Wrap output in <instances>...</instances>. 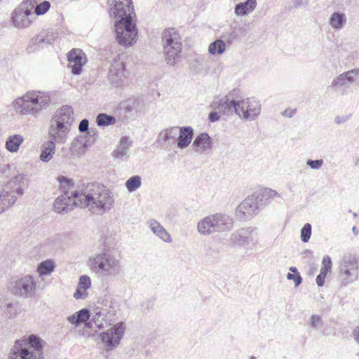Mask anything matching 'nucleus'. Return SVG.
Returning <instances> with one entry per match:
<instances>
[{
  "instance_id": "1",
  "label": "nucleus",
  "mask_w": 359,
  "mask_h": 359,
  "mask_svg": "<svg viewBox=\"0 0 359 359\" xmlns=\"http://www.w3.org/2000/svg\"><path fill=\"white\" fill-rule=\"evenodd\" d=\"M109 13L114 20L117 42L125 47L132 46L137 36L136 15L132 0H107Z\"/></svg>"
},
{
  "instance_id": "2",
  "label": "nucleus",
  "mask_w": 359,
  "mask_h": 359,
  "mask_svg": "<svg viewBox=\"0 0 359 359\" xmlns=\"http://www.w3.org/2000/svg\"><path fill=\"white\" fill-rule=\"evenodd\" d=\"M76 203L81 208H88L92 213L102 215L109 211L114 204L111 191L102 184L88 183L74 191Z\"/></svg>"
},
{
  "instance_id": "3",
  "label": "nucleus",
  "mask_w": 359,
  "mask_h": 359,
  "mask_svg": "<svg viewBox=\"0 0 359 359\" xmlns=\"http://www.w3.org/2000/svg\"><path fill=\"white\" fill-rule=\"evenodd\" d=\"M50 103V97L48 93L30 90L15 99L12 106L18 114L35 116L46 109Z\"/></svg>"
},
{
  "instance_id": "4",
  "label": "nucleus",
  "mask_w": 359,
  "mask_h": 359,
  "mask_svg": "<svg viewBox=\"0 0 359 359\" xmlns=\"http://www.w3.org/2000/svg\"><path fill=\"white\" fill-rule=\"evenodd\" d=\"M43 340L36 334L24 336L15 341L7 359H43Z\"/></svg>"
},
{
  "instance_id": "5",
  "label": "nucleus",
  "mask_w": 359,
  "mask_h": 359,
  "mask_svg": "<svg viewBox=\"0 0 359 359\" xmlns=\"http://www.w3.org/2000/svg\"><path fill=\"white\" fill-rule=\"evenodd\" d=\"M236 91V90L234 89L229 95L219 100V105L220 108L223 109L224 114L234 111L244 119H255L261 111L259 102L255 98H247L246 100L237 101L231 100L229 96Z\"/></svg>"
},
{
  "instance_id": "6",
  "label": "nucleus",
  "mask_w": 359,
  "mask_h": 359,
  "mask_svg": "<svg viewBox=\"0 0 359 359\" xmlns=\"http://www.w3.org/2000/svg\"><path fill=\"white\" fill-rule=\"evenodd\" d=\"M88 264L91 271L104 278L116 277L121 271V261L106 252L90 257Z\"/></svg>"
},
{
  "instance_id": "7",
  "label": "nucleus",
  "mask_w": 359,
  "mask_h": 359,
  "mask_svg": "<svg viewBox=\"0 0 359 359\" xmlns=\"http://www.w3.org/2000/svg\"><path fill=\"white\" fill-rule=\"evenodd\" d=\"M74 111L72 107L65 105L58 109L50 121L48 135L66 140L74 121Z\"/></svg>"
},
{
  "instance_id": "8",
  "label": "nucleus",
  "mask_w": 359,
  "mask_h": 359,
  "mask_svg": "<svg viewBox=\"0 0 359 359\" xmlns=\"http://www.w3.org/2000/svg\"><path fill=\"white\" fill-rule=\"evenodd\" d=\"M233 227V220L228 215L216 213L201 219L197 224L198 232L201 235H210L215 232L230 231Z\"/></svg>"
},
{
  "instance_id": "9",
  "label": "nucleus",
  "mask_w": 359,
  "mask_h": 359,
  "mask_svg": "<svg viewBox=\"0 0 359 359\" xmlns=\"http://www.w3.org/2000/svg\"><path fill=\"white\" fill-rule=\"evenodd\" d=\"M162 43L167 63L174 65L181 58L182 43L180 34L173 29H165L162 34Z\"/></svg>"
},
{
  "instance_id": "10",
  "label": "nucleus",
  "mask_w": 359,
  "mask_h": 359,
  "mask_svg": "<svg viewBox=\"0 0 359 359\" xmlns=\"http://www.w3.org/2000/svg\"><path fill=\"white\" fill-rule=\"evenodd\" d=\"M31 0H24L11 13V22L17 29L29 27L36 18Z\"/></svg>"
},
{
  "instance_id": "11",
  "label": "nucleus",
  "mask_w": 359,
  "mask_h": 359,
  "mask_svg": "<svg viewBox=\"0 0 359 359\" xmlns=\"http://www.w3.org/2000/svg\"><path fill=\"white\" fill-rule=\"evenodd\" d=\"M36 288V282L34 278L29 275L11 281L9 286L12 294L22 298L33 297L35 294Z\"/></svg>"
},
{
  "instance_id": "12",
  "label": "nucleus",
  "mask_w": 359,
  "mask_h": 359,
  "mask_svg": "<svg viewBox=\"0 0 359 359\" xmlns=\"http://www.w3.org/2000/svg\"><path fill=\"white\" fill-rule=\"evenodd\" d=\"M111 83L115 87L128 86L131 81L129 72L126 69L123 62L114 60L108 73Z\"/></svg>"
},
{
  "instance_id": "13",
  "label": "nucleus",
  "mask_w": 359,
  "mask_h": 359,
  "mask_svg": "<svg viewBox=\"0 0 359 359\" xmlns=\"http://www.w3.org/2000/svg\"><path fill=\"white\" fill-rule=\"evenodd\" d=\"M262 206L260 201L257 199L256 194L254 192L237 207L236 216L241 221L249 219L258 213Z\"/></svg>"
},
{
  "instance_id": "14",
  "label": "nucleus",
  "mask_w": 359,
  "mask_h": 359,
  "mask_svg": "<svg viewBox=\"0 0 359 359\" xmlns=\"http://www.w3.org/2000/svg\"><path fill=\"white\" fill-rule=\"evenodd\" d=\"M254 229L252 227L241 228L233 232L229 238L231 246H245L250 243L257 244V238L253 236Z\"/></svg>"
},
{
  "instance_id": "15",
  "label": "nucleus",
  "mask_w": 359,
  "mask_h": 359,
  "mask_svg": "<svg viewBox=\"0 0 359 359\" xmlns=\"http://www.w3.org/2000/svg\"><path fill=\"white\" fill-rule=\"evenodd\" d=\"M340 273L346 276L348 283L355 280L358 276V262L355 255H345L340 265Z\"/></svg>"
},
{
  "instance_id": "16",
  "label": "nucleus",
  "mask_w": 359,
  "mask_h": 359,
  "mask_svg": "<svg viewBox=\"0 0 359 359\" xmlns=\"http://www.w3.org/2000/svg\"><path fill=\"white\" fill-rule=\"evenodd\" d=\"M125 332V324L123 322L113 326L107 332H103L101 334V339L108 347L114 348L118 346L122 339Z\"/></svg>"
},
{
  "instance_id": "17",
  "label": "nucleus",
  "mask_w": 359,
  "mask_h": 359,
  "mask_svg": "<svg viewBox=\"0 0 359 359\" xmlns=\"http://www.w3.org/2000/svg\"><path fill=\"white\" fill-rule=\"evenodd\" d=\"M68 67L71 69L74 75L81 74L83 66L86 63L87 58L85 53L81 49H72L67 55Z\"/></svg>"
},
{
  "instance_id": "18",
  "label": "nucleus",
  "mask_w": 359,
  "mask_h": 359,
  "mask_svg": "<svg viewBox=\"0 0 359 359\" xmlns=\"http://www.w3.org/2000/svg\"><path fill=\"white\" fill-rule=\"evenodd\" d=\"M75 200L74 191H72L70 194L68 191H65L64 194L55 199L53 203L54 210L58 213L67 212L72 210L74 206H79L74 201Z\"/></svg>"
},
{
  "instance_id": "19",
  "label": "nucleus",
  "mask_w": 359,
  "mask_h": 359,
  "mask_svg": "<svg viewBox=\"0 0 359 359\" xmlns=\"http://www.w3.org/2000/svg\"><path fill=\"white\" fill-rule=\"evenodd\" d=\"M95 308L103 314L105 323L112 325L116 320L115 318L116 308V304L109 297H105L102 302L98 301Z\"/></svg>"
},
{
  "instance_id": "20",
  "label": "nucleus",
  "mask_w": 359,
  "mask_h": 359,
  "mask_svg": "<svg viewBox=\"0 0 359 359\" xmlns=\"http://www.w3.org/2000/svg\"><path fill=\"white\" fill-rule=\"evenodd\" d=\"M49 140L43 142L41 147L39 159L43 163L49 162L55 153V144L64 143L65 140H59L57 137H49Z\"/></svg>"
},
{
  "instance_id": "21",
  "label": "nucleus",
  "mask_w": 359,
  "mask_h": 359,
  "mask_svg": "<svg viewBox=\"0 0 359 359\" xmlns=\"http://www.w3.org/2000/svg\"><path fill=\"white\" fill-rule=\"evenodd\" d=\"M53 40L52 34L45 32H41L31 39L27 48L28 51L34 52L38 49L43 48L50 45Z\"/></svg>"
},
{
  "instance_id": "22",
  "label": "nucleus",
  "mask_w": 359,
  "mask_h": 359,
  "mask_svg": "<svg viewBox=\"0 0 359 359\" xmlns=\"http://www.w3.org/2000/svg\"><path fill=\"white\" fill-rule=\"evenodd\" d=\"M177 135L178 127H170L159 133L156 142L161 148L166 149L175 143Z\"/></svg>"
},
{
  "instance_id": "23",
  "label": "nucleus",
  "mask_w": 359,
  "mask_h": 359,
  "mask_svg": "<svg viewBox=\"0 0 359 359\" xmlns=\"http://www.w3.org/2000/svg\"><path fill=\"white\" fill-rule=\"evenodd\" d=\"M16 194V191L11 189L9 186H4L0 192V214L14 205L17 200Z\"/></svg>"
},
{
  "instance_id": "24",
  "label": "nucleus",
  "mask_w": 359,
  "mask_h": 359,
  "mask_svg": "<svg viewBox=\"0 0 359 359\" xmlns=\"http://www.w3.org/2000/svg\"><path fill=\"white\" fill-rule=\"evenodd\" d=\"M194 129L191 126L178 128L177 147L183 149L187 148L193 139Z\"/></svg>"
},
{
  "instance_id": "25",
  "label": "nucleus",
  "mask_w": 359,
  "mask_h": 359,
  "mask_svg": "<svg viewBox=\"0 0 359 359\" xmlns=\"http://www.w3.org/2000/svg\"><path fill=\"white\" fill-rule=\"evenodd\" d=\"M131 145L132 142L128 137H122L116 149L112 152V156L120 161H123V158L129 157V149Z\"/></svg>"
},
{
  "instance_id": "26",
  "label": "nucleus",
  "mask_w": 359,
  "mask_h": 359,
  "mask_svg": "<svg viewBox=\"0 0 359 359\" xmlns=\"http://www.w3.org/2000/svg\"><path fill=\"white\" fill-rule=\"evenodd\" d=\"M359 76V69H353L341 74L332 82V87H341L354 81V77Z\"/></svg>"
},
{
  "instance_id": "27",
  "label": "nucleus",
  "mask_w": 359,
  "mask_h": 359,
  "mask_svg": "<svg viewBox=\"0 0 359 359\" xmlns=\"http://www.w3.org/2000/svg\"><path fill=\"white\" fill-rule=\"evenodd\" d=\"M212 140L206 133L199 134L194 140L192 147L196 151H205L211 148Z\"/></svg>"
},
{
  "instance_id": "28",
  "label": "nucleus",
  "mask_w": 359,
  "mask_h": 359,
  "mask_svg": "<svg viewBox=\"0 0 359 359\" xmlns=\"http://www.w3.org/2000/svg\"><path fill=\"white\" fill-rule=\"evenodd\" d=\"M122 107L125 109L126 112L130 114L141 113L144 111L143 101L139 98L129 99L122 102Z\"/></svg>"
},
{
  "instance_id": "29",
  "label": "nucleus",
  "mask_w": 359,
  "mask_h": 359,
  "mask_svg": "<svg viewBox=\"0 0 359 359\" xmlns=\"http://www.w3.org/2000/svg\"><path fill=\"white\" fill-rule=\"evenodd\" d=\"M149 226L151 231L162 241L166 243L172 241L170 235L159 222L156 220H151L149 222Z\"/></svg>"
},
{
  "instance_id": "30",
  "label": "nucleus",
  "mask_w": 359,
  "mask_h": 359,
  "mask_svg": "<svg viewBox=\"0 0 359 359\" xmlns=\"http://www.w3.org/2000/svg\"><path fill=\"white\" fill-rule=\"evenodd\" d=\"M257 6L256 0H246L235 6L234 13L236 15H246L253 11Z\"/></svg>"
},
{
  "instance_id": "31",
  "label": "nucleus",
  "mask_w": 359,
  "mask_h": 359,
  "mask_svg": "<svg viewBox=\"0 0 359 359\" xmlns=\"http://www.w3.org/2000/svg\"><path fill=\"white\" fill-rule=\"evenodd\" d=\"M90 318V312L88 309H82L74 314L67 317V320L76 327L82 323L88 320Z\"/></svg>"
},
{
  "instance_id": "32",
  "label": "nucleus",
  "mask_w": 359,
  "mask_h": 359,
  "mask_svg": "<svg viewBox=\"0 0 359 359\" xmlns=\"http://www.w3.org/2000/svg\"><path fill=\"white\" fill-rule=\"evenodd\" d=\"M346 21L347 18L345 13L340 11L334 12L329 18L330 25L337 30L343 29Z\"/></svg>"
},
{
  "instance_id": "33",
  "label": "nucleus",
  "mask_w": 359,
  "mask_h": 359,
  "mask_svg": "<svg viewBox=\"0 0 359 359\" xmlns=\"http://www.w3.org/2000/svg\"><path fill=\"white\" fill-rule=\"evenodd\" d=\"M26 175L20 174L15 176L4 186H9L11 189L15 190L18 196H22L24 194L22 186L24 185L25 180H26Z\"/></svg>"
},
{
  "instance_id": "34",
  "label": "nucleus",
  "mask_w": 359,
  "mask_h": 359,
  "mask_svg": "<svg viewBox=\"0 0 359 359\" xmlns=\"http://www.w3.org/2000/svg\"><path fill=\"white\" fill-rule=\"evenodd\" d=\"M23 140L24 138L20 135H11L6 141V148L10 152H16Z\"/></svg>"
},
{
  "instance_id": "35",
  "label": "nucleus",
  "mask_w": 359,
  "mask_h": 359,
  "mask_svg": "<svg viewBox=\"0 0 359 359\" xmlns=\"http://www.w3.org/2000/svg\"><path fill=\"white\" fill-rule=\"evenodd\" d=\"M255 192L256 194L257 199H258V201H260L262 205H264V203L267 200L273 198L276 196H280L279 194L277 191L269 188H265L264 189L259 190Z\"/></svg>"
},
{
  "instance_id": "36",
  "label": "nucleus",
  "mask_w": 359,
  "mask_h": 359,
  "mask_svg": "<svg viewBox=\"0 0 359 359\" xmlns=\"http://www.w3.org/2000/svg\"><path fill=\"white\" fill-rule=\"evenodd\" d=\"M243 33V27L239 26H231L229 31L226 33L224 37L228 43H232L236 41L241 40V36Z\"/></svg>"
},
{
  "instance_id": "37",
  "label": "nucleus",
  "mask_w": 359,
  "mask_h": 359,
  "mask_svg": "<svg viewBox=\"0 0 359 359\" xmlns=\"http://www.w3.org/2000/svg\"><path fill=\"white\" fill-rule=\"evenodd\" d=\"M226 50L225 42L222 39H216L212 42L208 47V52L210 55H221Z\"/></svg>"
},
{
  "instance_id": "38",
  "label": "nucleus",
  "mask_w": 359,
  "mask_h": 359,
  "mask_svg": "<svg viewBox=\"0 0 359 359\" xmlns=\"http://www.w3.org/2000/svg\"><path fill=\"white\" fill-rule=\"evenodd\" d=\"M96 123L98 126H109L116 123V118L112 115L100 113L96 117Z\"/></svg>"
},
{
  "instance_id": "39",
  "label": "nucleus",
  "mask_w": 359,
  "mask_h": 359,
  "mask_svg": "<svg viewBox=\"0 0 359 359\" xmlns=\"http://www.w3.org/2000/svg\"><path fill=\"white\" fill-rule=\"evenodd\" d=\"M54 267L53 262L51 260H47L42 262L39 264L37 271L40 276H47L53 271Z\"/></svg>"
},
{
  "instance_id": "40",
  "label": "nucleus",
  "mask_w": 359,
  "mask_h": 359,
  "mask_svg": "<svg viewBox=\"0 0 359 359\" xmlns=\"http://www.w3.org/2000/svg\"><path fill=\"white\" fill-rule=\"evenodd\" d=\"M90 316L92 321L96 327L99 330L102 329L104 327V323H105V318L103 316V314L100 313L95 307L93 309L92 313H90Z\"/></svg>"
},
{
  "instance_id": "41",
  "label": "nucleus",
  "mask_w": 359,
  "mask_h": 359,
  "mask_svg": "<svg viewBox=\"0 0 359 359\" xmlns=\"http://www.w3.org/2000/svg\"><path fill=\"white\" fill-rule=\"evenodd\" d=\"M141 177L139 175H134L126 182V187L128 191L133 192L140 187L142 184Z\"/></svg>"
},
{
  "instance_id": "42",
  "label": "nucleus",
  "mask_w": 359,
  "mask_h": 359,
  "mask_svg": "<svg viewBox=\"0 0 359 359\" xmlns=\"http://www.w3.org/2000/svg\"><path fill=\"white\" fill-rule=\"evenodd\" d=\"M4 312L8 318H15L20 312L18 303L15 302L6 304Z\"/></svg>"
},
{
  "instance_id": "43",
  "label": "nucleus",
  "mask_w": 359,
  "mask_h": 359,
  "mask_svg": "<svg viewBox=\"0 0 359 359\" xmlns=\"http://www.w3.org/2000/svg\"><path fill=\"white\" fill-rule=\"evenodd\" d=\"M324 322L319 315L313 314L311 316L309 325V327L315 330H319L323 325Z\"/></svg>"
},
{
  "instance_id": "44",
  "label": "nucleus",
  "mask_w": 359,
  "mask_h": 359,
  "mask_svg": "<svg viewBox=\"0 0 359 359\" xmlns=\"http://www.w3.org/2000/svg\"><path fill=\"white\" fill-rule=\"evenodd\" d=\"M312 226L309 223H306L301 229V240L303 243H307L311 236Z\"/></svg>"
},
{
  "instance_id": "45",
  "label": "nucleus",
  "mask_w": 359,
  "mask_h": 359,
  "mask_svg": "<svg viewBox=\"0 0 359 359\" xmlns=\"http://www.w3.org/2000/svg\"><path fill=\"white\" fill-rule=\"evenodd\" d=\"M50 8V3L48 1H43L36 6L34 13L36 15H44Z\"/></svg>"
},
{
  "instance_id": "46",
  "label": "nucleus",
  "mask_w": 359,
  "mask_h": 359,
  "mask_svg": "<svg viewBox=\"0 0 359 359\" xmlns=\"http://www.w3.org/2000/svg\"><path fill=\"white\" fill-rule=\"evenodd\" d=\"M78 286L87 291L91 286V280L89 276L83 275L79 278Z\"/></svg>"
},
{
  "instance_id": "47",
  "label": "nucleus",
  "mask_w": 359,
  "mask_h": 359,
  "mask_svg": "<svg viewBox=\"0 0 359 359\" xmlns=\"http://www.w3.org/2000/svg\"><path fill=\"white\" fill-rule=\"evenodd\" d=\"M87 133L88 137L83 143L85 147L90 146L95 141L96 130L95 128H90Z\"/></svg>"
},
{
  "instance_id": "48",
  "label": "nucleus",
  "mask_w": 359,
  "mask_h": 359,
  "mask_svg": "<svg viewBox=\"0 0 359 359\" xmlns=\"http://www.w3.org/2000/svg\"><path fill=\"white\" fill-rule=\"evenodd\" d=\"M323 163L324 162H323V159H317V160L308 159L306 161V163L311 169L318 170L323 166Z\"/></svg>"
},
{
  "instance_id": "49",
  "label": "nucleus",
  "mask_w": 359,
  "mask_h": 359,
  "mask_svg": "<svg viewBox=\"0 0 359 359\" xmlns=\"http://www.w3.org/2000/svg\"><path fill=\"white\" fill-rule=\"evenodd\" d=\"M287 278L288 280H293L296 287H298L302 283V278L299 272L296 273H288L287 274Z\"/></svg>"
},
{
  "instance_id": "50",
  "label": "nucleus",
  "mask_w": 359,
  "mask_h": 359,
  "mask_svg": "<svg viewBox=\"0 0 359 359\" xmlns=\"http://www.w3.org/2000/svg\"><path fill=\"white\" fill-rule=\"evenodd\" d=\"M88 294L87 291L77 285L76 290L74 294V297L76 299H84L88 297Z\"/></svg>"
},
{
  "instance_id": "51",
  "label": "nucleus",
  "mask_w": 359,
  "mask_h": 359,
  "mask_svg": "<svg viewBox=\"0 0 359 359\" xmlns=\"http://www.w3.org/2000/svg\"><path fill=\"white\" fill-rule=\"evenodd\" d=\"M217 108L219 109V112L216 111H211L209 114L208 118H209V121L210 122L214 123L215 121H217L220 118V114L219 113L222 112V111L224 113L223 109L220 108L219 104L217 106Z\"/></svg>"
},
{
  "instance_id": "52",
  "label": "nucleus",
  "mask_w": 359,
  "mask_h": 359,
  "mask_svg": "<svg viewBox=\"0 0 359 359\" xmlns=\"http://www.w3.org/2000/svg\"><path fill=\"white\" fill-rule=\"evenodd\" d=\"M89 129V121L86 118H83L81 121L79 126V130L81 133L87 132Z\"/></svg>"
},
{
  "instance_id": "53",
  "label": "nucleus",
  "mask_w": 359,
  "mask_h": 359,
  "mask_svg": "<svg viewBox=\"0 0 359 359\" xmlns=\"http://www.w3.org/2000/svg\"><path fill=\"white\" fill-rule=\"evenodd\" d=\"M203 62H204L203 57H202L201 56L196 57L194 60L192 67H194L195 71H196L197 67H198L199 69H201L203 65Z\"/></svg>"
},
{
  "instance_id": "54",
  "label": "nucleus",
  "mask_w": 359,
  "mask_h": 359,
  "mask_svg": "<svg viewBox=\"0 0 359 359\" xmlns=\"http://www.w3.org/2000/svg\"><path fill=\"white\" fill-rule=\"evenodd\" d=\"M350 117H351V115H348V116H337L334 118V122L337 124L344 123H346V121H348L349 120Z\"/></svg>"
},
{
  "instance_id": "55",
  "label": "nucleus",
  "mask_w": 359,
  "mask_h": 359,
  "mask_svg": "<svg viewBox=\"0 0 359 359\" xmlns=\"http://www.w3.org/2000/svg\"><path fill=\"white\" fill-rule=\"evenodd\" d=\"M331 268H332V261H330L328 263V266H322L319 274L326 276L327 273L329 271H330Z\"/></svg>"
},
{
  "instance_id": "56",
  "label": "nucleus",
  "mask_w": 359,
  "mask_h": 359,
  "mask_svg": "<svg viewBox=\"0 0 359 359\" xmlns=\"http://www.w3.org/2000/svg\"><path fill=\"white\" fill-rule=\"evenodd\" d=\"M325 277L326 276L320 275V274H318L317 276V277H316V284L318 285V286L322 287L324 285Z\"/></svg>"
},
{
  "instance_id": "57",
  "label": "nucleus",
  "mask_w": 359,
  "mask_h": 359,
  "mask_svg": "<svg viewBox=\"0 0 359 359\" xmlns=\"http://www.w3.org/2000/svg\"><path fill=\"white\" fill-rule=\"evenodd\" d=\"M58 180L61 183H65L68 187H69L71 185L70 180L67 177H66L65 176H60V177H58Z\"/></svg>"
},
{
  "instance_id": "58",
  "label": "nucleus",
  "mask_w": 359,
  "mask_h": 359,
  "mask_svg": "<svg viewBox=\"0 0 359 359\" xmlns=\"http://www.w3.org/2000/svg\"><path fill=\"white\" fill-rule=\"evenodd\" d=\"M330 261H331V259L328 255L324 256L322 261L323 266H328Z\"/></svg>"
},
{
  "instance_id": "59",
  "label": "nucleus",
  "mask_w": 359,
  "mask_h": 359,
  "mask_svg": "<svg viewBox=\"0 0 359 359\" xmlns=\"http://www.w3.org/2000/svg\"><path fill=\"white\" fill-rule=\"evenodd\" d=\"M353 334L355 341L359 344V326L355 328Z\"/></svg>"
},
{
  "instance_id": "60",
  "label": "nucleus",
  "mask_w": 359,
  "mask_h": 359,
  "mask_svg": "<svg viewBox=\"0 0 359 359\" xmlns=\"http://www.w3.org/2000/svg\"><path fill=\"white\" fill-rule=\"evenodd\" d=\"M295 109L293 110V111H288V110H285L284 113H283V115L285 116H287V117H289V118H291L294 114L295 113Z\"/></svg>"
},
{
  "instance_id": "61",
  "label": "nucleus",
  "mask_w": 359,
  "mask_h": 359,
  "mask_svg": "<svg viewBox=\"0 0 359 359\" xmlns=\"http://www.w3.org/2000/svg\"><path fill=\"white\" fill-rule=\"evenodd\" d=\"M309 2V0H295V4L297 6L302 5H306Z\"/></svg>"
},
{
  "instance_id": "62",
  "label": "nucleus",
  "mask_w": 359,
  "mask_h": 359,
  "mask_svg": "<svg viewBox=\"0 0 359 359\" xmlns=\"http://www.w3.org/2000/svg\"><path fill=\"white\" fill-rule=\"evenodd\" d=\"M84 323H85V327H86V328H89V329H92V328H93V324H94V323H93V322L92 321V319H91V318H90V320H88H88H86V322H84Z\"/></svg>"
},
{
  "instance_id": "63",
  "label": "nucleus",
  "mask_w": 359,
  "mask_h": 359,
  "mask_svg": "<svg viewBox=\"0 0 359 359\" xmlns=\"http://www.w3.org/2000/svg\"><path fill=\"white\" fill-rule=\"evenodd\" d=\"M352 231H353V234L355 236H358V235L359 231H358V229H357V227L355 226H354L352 228Z\"/></svg>"
},
{
  "instance_id": "64",
  "label": "nucleus",
  "mask_w": 359,
  "mask_h": 359,
  "mask_svg": "<svg viewBox=\"0 0 359 359\" xmlns=\"http://www.w3.org/2000/svg\"><path fill=\"white\" fill-rule=\"evenodd\" d=\"M290 271L291 272H292V273H296L297 272H298V271H297V268H296V267H294V266H291V267L290 268Z\"/></svg>"
}]
</instances>
